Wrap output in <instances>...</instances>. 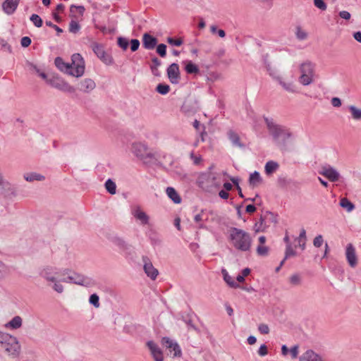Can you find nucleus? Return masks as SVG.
I'll return each mask as SVG.
<instances>
[{
	"label": "nucleus",
	"instance_id": "obj_1",
	"mask_svg": "<svg viewBox=\"0 0 361 361\" xmlns=\"http://www.w3.org/2000/svg\"><path fill=\"white\" fill-rule=\"evenodd\" d=\"M264 120L274 143L281 149H285L288 140L293 137L290 130L285 126L274 123L272 118L264 117Z\"/></svg>",
	"mask_w": 361,
	"mask_h": 361
},
{
	"label": "nucleus",
	"instance_id": "obj_2",
	"mask_svg": "<svg viewBox=\"0 0 361 361\" xmlns=\"http://www.w3.org/2000/svg\"><path fill=\"white\" fill-rule=\"evenodd\" d=\"M71 63L65 62L63 59L58 56L54 60V64L61 72L68 75L79 78L85 72V61L80 54H74L71 56Z\"/></svg>",
	"mask_w": 361,
	"mask_h": 361
},
{
	"label": "nucleus",
	"instance_id": "obj_3",
	"mask_svg": "<svg viewBox=\"0 0 361 361\" xmlns=\"http://www.w3.org/2000/svg\"><path fill=\"white\" fill-rule=\"evenodd\" d=\"M228 231V239L234 248L241 252L250 250L252 238L249 233L235 227L230 228Z\"/></svg>",
	"mask_w": 361,
	"mask_h": 361
},
{
	"label": "nucleus",
	"instance_id": "obj_4",
	"mask_svg": "<svg viewBox=\"0 0 361 361\" xmlns=\"http://www.w3.org/2000/svg\"><path fill=\"white\" fill-rule=\"evenodd\" d=\"M0 345L7 355L16 358L20 353V345L16 337L0 332Z\"/></svg>",
	"mask_w": 361,
	"mask_h": 361
},
{
	"label": "nucleus",
	"instance_id": "obj_5",
	"mask_svg": "<svg viewBox=\"0 0 361 361\" xmlns=\"http://www.w3.org/2000/svg\"><path fill=\"white\" fill-rule=\"evenodd\" d=\"M197 184L199 187L207 192H211L213 188H217L221 186V182L217 180L216 175L209 171L202 173L199 176Z\"/></svg>",
	"mask_w": 361,
	"mask_h": 361
},
{
	"label": "nucleus",
	"instance_id": "obj_6",
	"mask_svg": "<svg viewBox=\"0 0 361 361\" xmlns=\"http://www.w3.org/2000/svg\"><path fill=\"white\" fill-rule=\"evenodd\" d=\"M63 281L66 283H75L85 287H91L96 284L95 279L78 272H71V275L63 277Z\"/></svg>",
	"mask_w": 361,
	"mask_h": 361
},
{
	"label": "nucleus",
	"instance_id": "obj_7",
	"mask_svg": "<svg viewBox=\"0 0 361 361\" xmlns=\"http://www.w3.org/2000/svg\"><path fill=\"white\" fill-rule=\"evenodd\" d=\"M131 151L135 156L142 160L145 164L149 163L148 159H152L154 157L152 153L147 152V146L141 142L133 143Z\"/></svg>",
	"mask_w": 361,
	"mask_h": 361
},
{
	"label": "nucleus",
	"instance_id": "obj_8",
	"mask_svg": "<svg viewBox=\"0 0 361 361\" xmlns=\"http://www.w3.org/2000/svg\"><path fill=\"white\" fill-rule=\"evenodd\" d=\"M47 84L51 87L64 92L73 93L75 91L74 87L70 85L67 82L57 75H52L49 80H47Z\"/></svg>",
	"mask_w": 361,
	"mask_h": 361
},
{
	"label": "nucleus",
	"instance_id": "obj_9",
	"mask_svg": "<svg viewBox=\"0 0 361 361\" xmlns=\"http://www.w3.org/2000/svg\"><path fill=\"white\" fill-rule=\"evenodd\" d=\"M91 48L96 56L106 65H111L114 63L113 57L107 54L102 44L93 42L91 44Z\"/></svg>",
	"mask_w": 361,
	"mask_h": 361
},
{
	"label": "nucleus",
	"instance_id": "obj_10",
	"mask_svg": "<svg viewBox=\"0 0 361 361\" xmlns=\"http://www.w3.org/2000/svg\"><path fill=\"white\" fill-rule=\"evenodd\" d=\"M40 276L49 283V286H51L56 292L61 293L63 291V287L61 284V282H64L63 278L59 279L53 274V272H41Z\"/></svg>",
	"mask_w": 361,
	"mask_h": 361
},
{
	"label": "nucleus",
	"instance_id": "obj_11",
	"mask_svg": "<svg viewBox=\"0 0 361 361\" xmlns=\"http://www.w3.org/2000/svg\"><path fill=\"white\" fill-rule=\"evenodd\" d=\"M199 102L193 95L188 96L181 106V111L185 114H191L196 113L199 109Z\"/></svg>",
	"mask_w": 361,
	"mask_h": 361
},
{
	"label": "nucleus",
	"instance_id": "obj_12",
	"mask_svg": "<svg viewBox=\"0 0 361 361\" xmlns=\"http://www.w3.org/2000/svg\"><path fill=\"white\" fill-rule=\"evenodd\" d=\"M161 343L171 353H173V357H180L181 356L182 351L177 342L170 339L169 337H163Z\"/></svg>",
	"mask_w": 361,
	"mask_h": 361
},
{
	"label": "nucleus",
	"instance_id": "obj_13",
	"mask_svg": "<svg viewBox=\"0 0 361 361\" xmlns=\"http://www.w3.org/2000/svg\"><path fill=\"white\" fill-rule=\"evenodd\" d=\"M131 214L136 220L140 221L141 225L145 226L149 224V216L143 210H142L140 206L137 205L133 207L131 209Z\"/></svg>",
	"mask_w": 361,
	"mask_h": 361
},
{
	"label": "nucleus",
	"instance_id": "obj_14",
	"mask_svg": "<svg viewBox=\"0 0 361 361\" xmlns=\"http://www.w3.org/2000/svg\"><path fill=\"white\" fill-rule=\"evenodd\" d=\"M167 76L172 84H177L179 82L180 70L179 66L176 63H171L166 70Z\"/></svg>",
	"mask_w": 361,
	"mask_h": 361
},
{
	"label": "nucleus",
	"instance_id": "obj_15",
	"mask_svg": "<svg viewBox=\"0 0 361 361\" xmlns=\"http://www.w3.org/2000/svg\"><path fill=\"white\" fill-rule=\"evenodd\" d=\"M319 173L326 177L331 182H336L340 178V173L330 166L322 167Z\"/></svg>",
	"mask_w": 361,
	"mask_h": 361
},
{
	"label": "nucleus",
	"instance_id": "obj_16",
	"mask_svg": "<svg viewBox=\"0 0 361 361\" xmlns=\"http://www.w3.org/2000/svg\"><path fill=\"white\" fill-rule=\"evenodd\" d=\"M147 346L148 347L154 361L164 360L163 352L156 343L153 341H149L147 342Z\"/></svg>",
	"mask_w": 361,
	"mask_h": 361
},
{
	"label": "nucleus",
	"instance_id": "obj_17",
	"mask_svg": "<svg viewBox=\"0 0 361 361\" xmlns=\"http://www.w3.org/2000/svg\"><path fill=\"white\" fill-rule=\"evenodd\" d=\"M142 47L145 49L152 50L156 47V46L158 43V39L155 37L150 35L149 33L145 32L142 35Z\"/></svg>",
	"mask_w": 361,
	"mask_h": 361
},
{
	"label": "nucleus",
	"instance_id": "obj_18",
	"mask_svg": "<svg viewBox=\"0 0 361 361\" xmlns=\"http://www.w3.org/2000/svg\"><path fill=\"white\" fill-rule=\"evenodd\" d=\"M20 0H5L2 4V10L3 11L11 16L13 14L20 3Z\"/></svg>",
	"mask_w": 361,
	"mask_h": 361
},
{
	"label": "nucleus",
	"instance_id": "obj_19",
	"mask_svg": "<svg viewBox=\"0 0 361 361\" xmlns=\"http://www.w3.org/2000/svg\"><path fill=\"white\" fill-rule=\"evenodd\" d=\"M345 255L348 263L352 268H354L357 265V259L355 253V249L353 244L349 243L347 245Z\"/></svg>",
	"mask_w": 361,
	"mask_h": 361
},
{
	"label": "nucleus",
	"instance_id": "obj_20",
	"mask_svg": "<svg viewBox=\"0 0 361 361\" xmlns=\"http://www.w3.org/2000/svg\"><path fill=\"white\" fill-rule=\"evenodd\" d=\"M299 361H325L322 357L312 350H306L300 357Z\"/></svg>",
	"mask_w": 361,
	"mask_h": 361
},
{
	"label": "nucleus",
	"instance_id": "obj_21",
	"mask_svg": "<svg viewBox=\"0 0 361 361\" xmlns=\"http://www.w3.org/2000/svg\"><path fill=\"white\" fill-rule=\"evenodd\" d=\"M227 135L233 147L240 149H244L245 147V145L241 142L240 136L235 131L229 130Z\"/></svg>",
	"mask_w": 361,
	"mask_h": 361
},
{
	"label": "nucleus",
	"instance_id": "obj_22",
	"mask_svg": "<svg viewBox=\"0 0 361 361\" xmlns=\"http://www.w3.org/2000/svg\"><path fill=\"white\" fill-rule=\"evenodd\" d=\"M96 87L94 81L90 78H85L80 81L78 89L84 92L89 93Z\"/></svg>",
	"mask_w": 361,
	"mask_h": 361
},
{
	"label": "nucleus",
	"instance_id": "obj_23",
	"mask_svg": "<svg viewBox=\"0 0 361 361\" xmlns=\"http://www.w3.org/2000/svg\"><path fill=\"white\" fill-rule=\"evenodd\" d=\"M146 235L148 237L152 245H153L154 247L159 246L161 245V240L160 238V236L158 234V233L153 228H149L146 231Z\"/></svg>",
	"mask_w": 361,
	"mask_h": 361
},
{
	"label": "nucleus",
	"instance_id": "obj_24",
	"mask_svg": "<svg viewBox=\"0 0 361 361\" xmlns=\"http://www.w3.org/2000/svg\"><path fill=\"white\" fill-rule=\"evenodd\" d=\"M288 281L291 286H299L302 283L303 277L300 273L295 272L288 277Z\"/></svg>",
	"mask_w": 361,
	"mask_h": 361
},
{
	"label": "nucleus",
	"instance_id": "obj_25",
	"mask_svg": "<svg viewBox=\"0 0 361 361\" xmlns=\"http://www.w3.org/2000/svg\"><path fill=\"white\" fill-rule=\"evenodd\" d=\"M168 197L175 203L180 204L181 202V197L177 191L172 187H168L166 190Z\"/></svg>",
	"mask_w": 361,
	"mask_h": 361
},
{
	"label": "nucleus",
	"instance_id": "obj_26",
	"mask_svg": "<svg viewBox=\"0 0 361 361\" xmlns=\"http://www.w3.org/2000/svg\"><path fill=\"white\" fill-rule=\"evenodd\" d=\"M183 63L185 64V71L188 74H198L200 73L198 66L192 61H185Z\"/></svg>",
	"mask_w": 361,
	"mask_h": 361
},
{
	"label": "nucleus",
	"instance_id": "obj_27",
	"mask_svg": "<svg viewBox=\"0 0 361 361\" xmlns=\"http://www.w3.org/2000/svg\"><path fill=\"white\" fill-rule=\"evenodd\" d=\"M300 72L302 74L314 75V65L310 61L302 63L300 66Z\"/></svg>",
	"mask_w": 361,
	"mask_h": 361
},
{
	"label": "nucleus",
	"instance_id": "obj_28",
	"mask_svg": "<svg viewBox=\"0 0 361 361\" xmlns=\"http://www.w3.org/2000/svg\"><path fill=\"white\" fill-rule=\"evenodd\" d=\"M296 255L295 251L293 249L290 244L286 245V252L284 259L281 262L280 264L275 268V271H280L282 265L283 264L286 259L290 258V257H293Z\"/></svg>",
	"mask_w": 361,
	"mask_h": 361
},
{
	"label": "nucleus",
	"instance_id": "obj_29",
	"mask_svg": "<svg viewBox=\"0 0 361 361\" xmlns=\"http://www.w3.org/2000/svg\"><path fill=\"white\" fill-rule=\"evenodd\" d=\"M262 182V178L260 176V173L255 171L253 173H250L249 177V184L252 188L258 185L259 183Z\"/></svg>",
	"mask_w": 361,
	"mask_h": 361
},
{
	"label": "nucleus",
	"instance_id": "obj_30",
	"mask_svg": "<svg viewBox=\"0 0 361 361\" xmlns=\"http://www.w3.org/2000/svg\"><path fill=\"white\" fill-rule=\"evenodd\" d=\"M279 164L274 161H269L266 163L264 171L267 175H271L279 169Z\"/></svg>",
	"mask_w": 361,
	"mask_h": 361
},
{
	"label": "nucleus",
	"instance_id": "obj_31",
	"mask_svg": "<svg viewBox=\"0 0 361 361\" xmlns=\"http://www.w3.org/2000/svg\"><path fill=\"white\" fill-rule=\"evenodd\" d=\"M22 318L20 316H16L6 324V327L13 329H19L22 326Z\"/></svg>",
	"mask_w": 361,
	"mask_h": 361
},
{
	"label": "nucleus",
	"instance_id": "obj_32",
	"mask_svg": "<svg viewBox=\"0 0 361 361\" xmlns=\"http://www.w3.org/2000/svg\"><path fill=\"white\" fill-rule=\"evenodd\" d=\"M24 178L25 180L28 182H32L34 180H38L42 181L45 179V177L43 175H41L39 173L32 172L29 173H25L24 174Z\"/></svg>",
	"mask_w": 361,
	"mask_h": 361
},
{
	"label": "nucleus",
	"instance_id": "obj_33",
	"mask_svg": "<svg viewBox=\"0 0 361 361\" xmlns=\"http://www.w3.org/2000/svg\"><path fill=\"white\" fill-rule=\"evenodd\" d=\"M115 243L117 246L119 247V248L127 251L128 253H130L132 251H133V247H132V245L128 244L121 238H116Z\"/></svg>",
	"mask_w": 361,
	"mask_h": 361
},
{
	"label": "nucleus",
	"instance_id": "obj_34",
	"mask_svg": "<svg viewBox=\"0 0 361 361\" xmlns=\"http://www.w3.org/2000/svg\"><path fill=\"white\" fill-rule=\"evenodd\" d=\"M104 187L106 191L111 194L114 195L116 192V185L114 181H113L111 178H109L106 180L104 183Z\"/></svg>",
	"mask_w": 361,
	"mask_h": 361
},
{
	"label": "nucleus",
	"instance_id": "obj_35",
	"mask_svg": "<svg viewBox=\"0 0 361 361\" xmlns=\"http://www.w3.org/2000/svg\"><path fill=\"white\" fill-rule=\"evenodd\" d=\"M267 226H269L267 225L265 215L264 216H261L259 222H257L255 225V232L264 231L265 228H267Z\"/></svg>",
	"mask_w": 361,
	"mask_h": 361
},
{
	"label": "nucleus",
	"instance_id": "obj_36",
	"mask_svg": "<svg viewBox=\"0 0 361 361\" xmlns=\"http://www.w3.org/2000/svg\"><path fill=\"white\" fill-rule=\"evenodd\" d=\"M225 282L231 288H238L239 285L235 281V278L231 276L228 272H222Z\"/></svg>",
	"mask_w": 361,
	"mask_h": 361
},
{
	"label": "nucleus",
	"instance_id": "obj_37",
	"mask_svg": "<svg viewBox=\"0 0 361 361\" xmlns=\"http://www.w3.org/2000/svg\"><path fill=\"white\" fill-rule=\"evenodd\" d=\"M277 82L283 87V88L289 92H295V86L293 82H286L282 80V78H277Z\"/></svg>",
	"mask_w": 361,
	"mask_h": 361
},
{
	"label": "nucleus",
	"instance_id": "obj_38",
	"mask_svg": "<svg viewBox=\"0 0 361 361\" xmlns=\"http://www.w3.org/2000/svg\"><path fill=\"white\" fill-rule=\"evenodd\" d=\"M348 109L350 111L352 118L354 120H361V109H358L354 105H350L348 106Z\"/></svg>",
	"mask_w": 361,
	"mask_h": 361
},
{
	"label": "nucleus",
	"instance_id": "obj_39",
	"mask_svg": "<svg viewBox=\"0 0 361 361\" xmlns=\"http://www.w3.org/2000/svg\"><path fill=\"white\" fill-rule=\"evenodd\" d=\"M339 204L341 207L345 209L348 212H351L355 208L354 204L347 198H342Z\"/></svg>",
	"mask_w": 361,
	"mask_h": 361
},
{
	"label": "nucleus",
	"instance_id": "obj_40",
	"mask_svg": "<svg viewBox=\"0 0 361 361\" xmlns=\"http://www.w3.org/2000/svg\"><path fill=\"white\" fill-rule=\"evenodd\" d=\"M129 42L130 41L124 37L120 36L117 37V45L123 51L127 50L129 47Z\"/></svg>",
	"mask_w": 361,
	"mask_h": 361
},
{
	"label": "nucleus",
	"instance_id": "obj_41",
	"mask_svg": "<svg viewBox=\"0 0 361 361\" xmlns=\"http://www.w3.org/2000/svg\"><path fill=\"white\" fill-rule=\"evenodd\" d=\"M156 91L162 95H165L170 91V86L166 83H159L156 87Z\"/></svg>",
	"mask_w": 361,
	"mask_h": 361
},
{
	"label": "nucleus",
	"instance_id": "obj_42",
	"mask_svg": "<svg viewBox=\"0 0 361 361\" xmlns=\"http://www.w3.org/2000/svg\"><path fill=\"white\" fill-rule=\"evenodd\" d=\"M80 24L74 20H72L69 23V32L73 34L78 33L80 30Z\"/></svg>",
	"mask_w": 361,
	"mask_h": 361
},
{
	"label": "nucleus",
	"instance_id": "obj_43",
	"mask_svg": "<svg viewBox=\"0 0 361 361\" xmlns=\"http://www.w3.org/2000/svg\"><path fill=\"white\" fill-rule=\"evenodd\" d=\"M166 49H167L166 45L163 43L157 44V46H156V51H157V54H159L162 58H164L166 56Z\"/></svg>",
	"mask_w": 361,
	"mask_h": 361
},
{
	"label": "nucleus",
	"instance_id": "obj_44",
	"mask_svg": "<svg viewBox=\"0 0 361 361\" xmlns=\"http://www.w3.org/2000/svg\"><path fill=\"white\" fill-rule=\"evenodd\" d=\"M313 76L302 74L299 78V81L303 85H308L312 82Z\"/></svg>",
	"mask_w": 361,
	"mask_h": 361
},
{
	"label": "nucleus",
	"instance_id": "obj_45",
	"mask_svg": "<svg viewBox=\"0 0 361 361\" xmlns=\"http://www.w3.org/2000/svg\"><path fill=\"white\" fill-rule=\"evenodd\" d=\"M30 20L33 23V24L37 27H41L42 26V24H43L42 19L37 14H32L30 16Z\"/></svg>",
	"mask_w": 361,
	"mask_h": 361
},
{
	"label": "nucleus",
	"instance_id": "obj_46",
	"mask_svg": "<svg viewBox=\"0 0 361 361\" xmlns=\"http://www.w3.org/2000/svg\"><path fill=\"white\" fill-rule=\"evenodd\" d=\"M142 260L144 262L143 269L144 271H158L157 269L154 268L152 262L147 257H143Z\"/></svg>",
	"mask_w": 361,
	"mask_h": 361
},
{
	"label": "nucleus",
	"instance_id": "obj_47",
	"mask_svg": "<svg viewBox=\"0 0 361 361\" xmlns=\"http://www.w3.org/2000/svg\"><path fill=\"white\" fill-rule=\"evenodd\" d=\"M267 222L276 224L278 222L277 215L271 212L267 211L265 214Z\"/></svg>",
	"mask_w": 361,
	"mask_h": 361
},
{
	"label": "nucleus",
	"instance_id": "obj_48",
	"mask_svg": "<svg viewBox=\"0 0 361 361\" xmlns=\"http://www.w3.org/2000/svg\"><path fill=\"white\" fill-rule=\"evenodd\" d=\"M89 302L94 307H99V298L97 294L93 293L90 296Z\"/></svg>",
	"mask_w": 361,
	"mask_h": 361
},
{
	"label": "nucleus",
	"instance_id": "obj_49",
	"mask_svg": "<svg viewBox=\"0 0 361 361\" xmlns=\"http://www.w3.org/2000/svg\"><path fill=\"white\" fill-rule=\"evenodd\" d=\"M167 42L171 46L180 47L183 44V41L181 38L175 39L173 37H168Z\"/></svg>",
	"mask_w": 361,
	"mask_h": 361
},
{
	"label": "nucleus",
	"instance_id": "obj_50",
	"mask_svg": "<svg viewBox=\"0 0 361 361\" xmlns=\"http://www.w3.org/2000/svg\"><path fill=\"white\" fill-rule=\"evenodd\" d=\"M140 45V42L137 39H132L129 42L130 50L133 52L136 51L139 49Z\"/></svg>",
	"mask_w": 361,
	"mask_h": 361
},
{
	"label": "nucleus",
	"instance_id": "obj_51",
	"mask_svg": "<svg viewBox=\"0 0 361 361\" xmlns=\"http://www.w3.org/2000/svg\"><path fill=\"white\" fill-rule=\"evenodd\" d=\"M296 37L300 40H304L307 38V34L305 31L302 30L300 27H297V31L295 32Z\"/></svg>",
	"mask_w": 361,
	"mask_h": 361
},
{
	"label": "nucleus",
	"instance_id": "obj_52",
	"mask_svg": "<svg viewBox=\"0 0 361 361\" xmlns=\"http://www.w3.org/2000/svg\"><path fill=\"white\" fill-rule=\"evenodd\" d=\"M268 247L267 246L259 245L257 248V252L259 256H266L268 254Z\"/></svg>",
	"mask_w": 361,
	"mask_h": 361
},
{
	"label": "nucleus",
	"instance_id": "obj_53",
	"mask_svg": "<svg viewBox=\"0 0 361 361\" xmlns=\"http://www.w3.org/2000/svg\"><path fill=\"white\" fill-rule=\"evenodd\" d=\"M314 4L317 8L322 11H325L327 7L324 0H314Z\"/></svg>",
	"mask_w": 361,
	"mask_h": 361
},
{
	"label": "nucleus",
	"instance_id": "obj_54",
	"mask_svg": "<svg viewBox=\"0 0 361 361\" xmlns=\"http://www.w3.org/2000/svg\"><path fill=\"white\" fill-rule=\"evenodd\" d=\"M323 237L322 235H318L316 236L313 240V245L316 247H319L322 246L323 243Z\"/></svg>",
	"mask_w": 361,
	"mask_h": 361
},
{
	"label": "nucleus",
	"instance_id": "obj_55",
	"mask_svg": "<svg viewBox=\"0 0 361 361\" xmlns=\"http://www.w3.org/2000/svg\"><path fill=\"white\" fill-rule=\"evenodd\" d=\"M74 9L78 10L80 16L83 15L85 10L83 6L71 5L70 8V11L71 13L74 12Z\"/></svg>",
	"mask_w": 361,
	"mask_h": 361
},
{
	"label": "nucleus",
	"instance_id": "obj_56",
	"mask_svg": "<svg viewBox=\"0 0 361 361\" xmlns=\"http://www.w3.org/2000/svg\"><path fill=\"white\" fill-rule=\"evenodd\" d=\"M31 42L32 40L29 37H23L21 38L20 40L21 46L25 48L28 47L30 45Z\"/></svg>",
	"mask_w": 361,
	"mask_h": 361
},
{
	"label": "nucleus",
	"instance_id": "obj_57",
	"mask_svg": "<svg viewBox=\"0 0 361 361\" xmlns=\"http://www.w3.org/2000/svg\"><path fill=\"white\" fill-rule=\"evenodd\" d=\"M46 25L54 29L56 31L58 35L63 32V30L56 25L54 24L51 21H46Z\"/></svg>",
	"mask_w": 361,
	"mask_h": 361
},
{
	"label": "nucleus",
	"instance_id": "obj_58",
	"mask_svg": "<svg viewBox=\"0 0 361 361\" xmlns=\"http://www.w3.org/2000/svg\"><path fill=\"white\" fill-rule=\"evenodd\" d=\"M259 331L262 334H267L269 332V328L268 325L265 324H261L258 326Z\"/></svg>",
	"mask_w": 361,
	"mask_h": 361
},
{
	"label": "nucleus",
	"instance_id": "obj_59",
	"mask_svg": "<svg viewBox=\"0 0 361 361\" xmlns=\"http://www.w3.org/2000/svg\"><path fill=\"white\" fill-rule=\"evenodd\" d=\"M190 157L191 159L193 160V163L195 165L200 164L201 163L202 160L201 156H198V157L195 156L193 152H192L190 153Z\"/></svg>",
	"mask_w": 361,
	"mask_h": 361
},
{
	"label": "nucleus",
	"instance_id": "obj_60",
	"mask_svg": "<svg viewBox=\"0 0 361 361\" xmlns=\"http://www.w3.org/2000/svg\"><path fill=\"white\" fill-rule=\"evenodd\" d=\"M0 45L2 48L6 49L9 53L12 51L11 47L7 43V42L3 38L0 37Z\"/></svg>",
	"mask_w": 361,
	"mask_h": 361
},
{
	"label": "nucleus",
	"instance_id": "obj_61",
	"mask_svg": "<svg viewBox=\"0 0 361 361\" xmlns=\"http://www.w3.org/2000/svg\"><path fill=\"white\" fill-rule=\"evenodd\" d=\"M258 354L260 356H265L268 354L267 347L265 344H262L258 350Z\"/></svg>",
	"mask_w": 361,
	"mask_h": 361
},
{
	"label": "nucleus",
	"instance_id": "obj_62",
	"mask_svg": "<svg viewBox=\"0 0 361 361\" xmlns=\"http://www.w3.org/2000/svg\"><path fill=\"white\" fill-rule=\"evenodd\" d=\"M183 321L187 324L188 328L192 329L193 330H195L197 332L199 331L198 329L196 327L195 325L193 324V323L190 319L185 318V319H183Z\"/></svg>",
	"mask_w": 361,
	"mask_h": 361
},
{
	"label": "nucleus",
	"instance_id": "obj_63",
	"mask_svg": "<svg viewBox=\"0 0 361 361\" xmlns=\"http://www.w3.org/2000/svg\"><path fill=\"white\" fill-rule=\"evenodd\" d=\"M289 352L290 353L292 358L295 359L298 355V346L294 345L293 346L290 350Z\"/></svg>",
	"mask_w": 361,
	"mask_h": 361
},
{
	"label": "nucleus",
	"instance_id": "obj_64",
	"mask_svg": "<svg viewBox=\"0 0 361 361\" xmlns=\"http://www.w3.org/2000/svg\"><path fill=\"white\" fill-rule=\"evenodd\" d=\"M339 16L345 20H350L351 15L348 11H340L338 13Z\"/></svg>",
	"mask_w": 361,
	"mask_h": 361
}]
</instances>
